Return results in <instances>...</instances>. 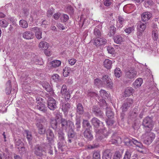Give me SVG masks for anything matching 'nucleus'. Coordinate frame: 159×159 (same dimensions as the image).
I'll return each mask as SVG.
<instances>
[{
    "instance_id": "40",
    "label": "nucleus",
    "mask_w": 159,
    "mask_h": 159,
    "mask_svg": "<svg viewBox=\"0 0 159 159\" xmlns=\"http://www.w3.org/2000/svg\"><path fill=\"white\" fill-rule=\"evenodd\" d=\"M20 26L23 28H26L28 27V24L26 21L24 20H21L19 21Z\"/></svg>"
},
{
    "instance_id": "19",
    "label": "nucleus",
    "mask_w": 159,
    "mask_h": 159,
    "mask_svg": "<svg viewBox=\"0 0 159 159\" xmlns=\"http://www.w3.org/2000/svg\"><path fill=\"white\" fill-rule=\"evenodd\" d=\"M134 91V89L132 87H127L125 90L124 95L125 97L129 96L133 93Z\"/></svg>"
},
{
    "instance_id": "10",
    "label": "nucleus",
    "mask_w": 159,
    "mask_h": 159,
    "mask_svg": "<svg viewBox=\"0 0 159 159\" xmlns=\"http://www.w3.org/2000/svg\"><path fill=\"white\" fill-rule=\"evenodd\" d=\"M125 142L126 144L127 145H132V143H133L140 148H142L143 146L142 144L140 142L134 139H127V140H126Z\"/></svg>"
},
{
    "instance_id": "4",
    "label": "nucleus",
    "mask_w": 159,
    "mask_h": 159,
    "mask_svg": "<svg viewBox=\"0 0 159 159\" xmlns=\"http://www.w3.org/2000/svg\"><path fill=\"white\" fill-rule=\"evenodd\" d=\"M59 140L60 141L58 143L59 149L61 151H63V147L65 145V141L64 134L63 132L59 131L58 133Z\"/></svg>"
},
{
    "instance_id": "11",
    "label": "nucleus",
    "mask_w": 159,
    "mask_h": 159,
    "mask_svg": "<svg viewBox=\"0 0 159 159\" xmlns=\"http://www.w3.org/2000/svg\"><path fill=\"white\" fill-rule=\"evenodd\" d=\"M107 43V40L103 38L96 39L93 42V44L96 46H99L102 44H105Z\"/></svg>"
},
{
    "instance_id": "35",
    "label": "nucleus",
    "mask_w": 159,
    "mask_h": 159,
    "mask_svg": "<svg viewBox=\"0 0 159 159\" xmlns=\"http://www.w3.org/2000/svg\"><path fill=\"white\" fill-rule=\"evenodd\" d=\"M71 72V69L68 67H66L63 70V75L64 77L67 76Z\"/></svg>"
},
{
    "instance_id": "8",
    "label": "nucleus",
    "mask_w": 159,
    "mask_h": 159,
    "mask_svg": "<svg viewBox=\"0 0 159 159\" xmlns=\"http://www.w3.org/2000/svg\"><path fill=\"white\" fill-rule=\"evenodd\" d=\"M56 101L52 97H49L48 99V108L52 110H54L57 107Z\"/></svg>"
},
{
    "instance_id": "26",
    "label": "nucleus",
    "mask_w": 159,
    "mask_h": 159,
    "mask_svg": "<svg viewBox=\"0 0 159 159\" xmlns=\"http://www.w3.org/2000/svg\"><path fill=\"white\" fill-rule=\"evenodd\" d=\"M143 83V80L140 78L137 79L133 83L134 87L137 88L140 87Z\"/></svg>"
},
{
    "instance_id": "38",
    "label": "nucleus",
    "mask_w": 159,
    "mask_h": 159,
    "mask_svg": "<svg viewBox=\"0 0 159 159\" xmlns=\"http://www.w3.org/2000/svg\"><path fill=\"white\" fill-rule=\"evenodd\" d=\"M9 24L7 20L5 19H2L0 20V26L3 28H6Z\"/></svg>"
},
{
    "instance_id": "43",
    "label": "nucleus",
    "mask_w": 159,
    "mask_h": 159,
    "mask_svg": "<svg viewBox=\"0 0 159 159\" xmlns=\"http://www.w3.org/2000/svg\"><path fill=\"white\" fill-rule=\"evenodd\" d=\"M25 133L26 134V138L30 143L32 140L33 137L31 133L28 130H25Z\"/></svg>"
},
{
    "instance_id": "50",
    "label": "nucleus",
    "mask_w": 159,
    "mask_h": 159,
    "mask_svg": "<svg viewBox=\"0 0 159 159\" xmlns=\"http://www.w3.org/2000/svg\"><path fill=\"white\" fill-rule=\"evenodd\" d=\"M37 123H39L44 126H47L48 124L46 120L44 117L39 119V122Z\"/></svg>"
},
{
    "instance_id": "20",
    "label": "nucleus",
    "mask_w": 159,
    "mask_h": 159,
    "mask_svg": "<svg viewBox=\"0 0 159 159\" xmlns=\"http://www.w3.org/2000/svg\"><path fill=\"white\" fill-rule=\"evenodd\" d=\"M91 122L93 125L96 128L99 127L101 124L100 121L96 117H93L91 120Z\"/></svg>"
},
{
    "instance_id": "21",
    "label": "nucleus",
    "mask_w": 159,
    "mask_h": 159,
    "mask_svg": "<svg viewBox=\"0 0 159 159\" xmlns=\"http://www.w3.org/2000/svg\"><path fill=\"white\" fill-rule=\"evenodd\" d=\"M157 27L154 28L152 30V37L154 41H157L158 38V31Z\"/></svg>"
},
{
    "instance_id": "24",
    "label": "nucleus",
    "mask_w": 159,
    "mask_h": 159,
    "mask_svg": "<svg viewBox=\"0 0 159 159\" xmlns=\"http://www.w3.org/2000/svg\"><path fill=\"white\" fill-rule=\"evenodd\" d=\"M142 21H139L138 23V28L141 31H144L146 27V22H142Z\"/></svg>"
},
{
    "instance_id": "3",
    "label": "nucleus",
    "mask_w": 159,
    "mask_h": 159,
    "mask_svg": "<svg viewBox=\"0 0 159 159\" xmlns=\"http://www.w3.org/2000/svg\"><path fill=\"white\" fill-rule=\"evenodd\" d=\"M137 72L133 68H129L125 71V76L126 79H132L137 75Z\"/></svg>"
},
{
    "instance_id": "2",
    "label": "nucleus",
    "mask_w": 159,
    "mask_h": 159,
    "mask_svg": "<svg viewBox=\"0 0 159 159\" xmlns=\"http://www.w3.org/2000/svg\"><path fill=\"white\" fill-rule=\"evenodd\" d=\"M151 131H147L142 136L143 142L148 145L150 144L155 138V134Z\"/></svg>"
},
{
    "instance_id": "27",
    "label": "nucleus",
    "mask_w": 159,
    "mask_h": 159,
    "mask_svg": "<svg viewBox=\"0 0 159 159\" xmlns=\"http://www.w3.org/2000/svg\"><path fill=\"white\" fill-rule=\"evenodd\" d=\"M112 64V61L109 59H106L104 62V66L108 69L111 68Z\"/></svg>"
},
{
    "instance_id": "17",
    "label": "nucleus",
    "mask_w": 159,
    "mask_h": 159,
    "mask_svg": "<svg viewBox=\"0 0 159 159\" xmlns=\"http://www.w3.org/2000/svg\"><path fill=\"white\" fill-rule=\"evenodd\" d=\"M84 136L85 138L89 140H92L93 138L90 130L88 129H86L84 131Z\"/></svg>"
},
{
    "instance_id": "63",
    "label": "nucleus",
    "mask_w": 159,
    "mask_h": 159,
    "mask_svg": "<svg viewBox=\"0 0 159 159\" xmlns=\"http://www.w3.org/2000/svg\"><path fill=\"white\" fill-rule=\"evenodd\" d=\"M107 125H112L114 123L113 120L111 119H108L106 121Z\"/></svg>"
},
{
    "instance_id": "28",
    "label": "nucleus",
    "mask_w": 159,
    "mask_h": 159,
    "mask_svg": "<svg viewBox=\"0 0 159 159\" xmlns=\"http://www.w3.org/2000/svg\"><path fill=\"white\" fill-rule=\"evenodd\" d=\"M82 124L83 127V128H85L86 129H88L90 130V129L92 128L89 122L87 120L83 119Z\"/></svg>"
},
{
    "instance_id": "6",
    "label": "nucleus",
    "mask_w": 159,
    "mask_h": 159,
    "mask_svg": "<svg viewBox=\"0 0 159 159\" xmlns=\"http://www.w3.org/2000/svg\"><path fill=\"white\" fill-rule=\"evenodd\" d=\"M133 102L134 100L132 98H128L126 99L122 106V111H126L129 107L132 106Z\"/></svg>"
},
{
    "instance_id": "15",
    "label": "nucleus",
    "mask_w": 159,
    "mask_h": 159,
    "mask_svg": "<svg viewBox=\"0 0 159 159\" xmlns=\"http://www.w3.org/2000/svg\"><path fill=\"white\" fill-rule=\"evenodd\" d=\"M36 125L38 128L39 134L41 135L44 134L46 131L45 126L39 123H37Z\"/></svg>"
},
{
    "instance_id": "36",
    "label": "nucleus",
    "mask_w": 159,
    "mask_h": 159,
    "mask_svg": "<svg viewBox=\"0 0 159 159\" xmlns=\"http://www.w3.org/2000/svg\"><path fill=\"white\" fill-rule=\"evenodd\" d=\"M61 127L62 129H66L68 126V121L64 119H61Z\"/></svg>"
},
{
    "instance_id": "9",
    "label": "nucleus",
    "mask_w": 159,
    "mask_h": 159,
    "mask_svg": "<svg viewBox=\"0 0 159 159\" xmlns=\"http://www.w3.org/2000/svg\"><path fill=\"white\" fill-rule=\"evenodd\" d=\"M37 103L36 108L43 112H46L47 111V108L45 105L43 103L41 102L39 100V98L36 99Z\"/></svg>"
},
{
    "instance_id": "14",
    "label": "nucleus",
    "mask_w": 159,
    "mask_h": 159,
    "mask_svg": "<svg viewBox=\"0 0 159 159\" xmlns=\"http://www.w3.org/2000/svg\"><path fill=\"white\" fill-rule=\"evenodd\" d=\"M34 36V34L32 32L26 31L22 34L23 37L26 39H33Z\"/></svg>"
},
{
    "instance_id": "39",
    "label": "nucleus",
    "mask_w": 159,
    "mask_h": 159,
    "mask_svg": "<svg viewBox=\"0 0 159 159\" xmlns=\"http://www.w3.org/2000/svg\"><path fill=\"white\" fill-rule=\"evenodd\" d=\"M112 153L110 152L109 150H106L103 153L102 157H105L106 158H109L111 159Z\"/></svg>"
},
{
    "instance_id": "33",
    "label": "nucleus",
    "mask_w": 159,
    "mask_h": 159,
    "mask_svg": "<svg viewBox=\"0 0 159 159\" xmlns=\"http://www.w3.org/2000/svg\"><path fill=\"white\" fill-rule=\"evenodd\" d=\"M132 149H127L126 151L123 159H130Z\"/></svg>"
},
{
    "instance_id": "61",
    "label": "nucleus",
    "mask_w": 159,
    "mask_h": 159,
    "mask_svg": "<svg viewBox=\"0 0 159 159\" xmlns=\"http://www.w3.org/2000/svg\"><path fill=\"white\" fill-rule=\"evenodd\" d=\"M83 114V116L85 117L86 118L89 119L90 117V115L89 112L88 111H86L84 112Z\"/></svg>"
},
{
    "instance_id": "41",
    "label": "nucleus",
    "mask_w": 159,
    "mask_h": 159,
    "mask_svg": "<svg viewBox=\"0 0 159 159\" xmlns=\"http://www.w3.org/2000/svg\"><path fill=\"white\" fill-rule=\"evenodd\" d=\"M100 96L102 98H106L108 96V94L105 90L101 89L100 91Z\"/></svg>"
},
{
    "instance_id": "1",
    "label": "nucleus",
    "mask_w": 159,
    "mask_h": 159,
    "mask_svg": "<svg viewBox=\"0 0 159 159\" xmlns=\"http://www.w3.org/2000/svg\"><path fill=\"white\" fill-rule=\"evenodd\" d=\"M154 125V122L150 117H146L143 120L142 125L145 131H151L153 129Z\"/></svg>"
},
{
    "instance_id": "31",
    "label": "nucleus",
    "mask_w": 159,
    "mask_h": 159,
    "mask_svg": "<svg viewBox=\"0 0 159 159\" xmlns=\"http://www.w3.org/2000/svg\"><path fill=\"white\" fill-rule=\"evenodd\" d=\"M61 63V62L60 60H55L51 61L50 65L52 67L56 68L59 67Z\"/></svg>"
},
{
    "instance_id": "51",
    "label": "nucleus",
    "mask_w": 159,
    "mask_h": 159,
    "mask_svg": "<svg viewBox=\"0 0 159 159\" xmlns=\"http://www.w3.org/2000/svg\"><path fill=\"white\" fill-rule=\"evenodd\" d=\"M93 157V159H100V155L98 152H94Z\"/></svg>"
},
{
    "instance_id": "47",
    "label": "nucleus",
    "mask_w": 159,
    "mask_h": 159,
    "mask_svg": "<svg viewBox=\"0 0 159 159\" xmlns=\"http://www.w3.org/2000/svg\"><path fill=\"white\" fill-rule=\"evenodd\" d=\"M94 34L96 37L98 38L101 36V34L99 30L96 28L94 30Z\"/></svg>"
},
{
    "instance_id": "49",
    "label": "nucleus",
    "mask_w": 159,
    "mask_h": 159,
    "mask_svg": "<svg viewBox=\"0 0 159 159\" xmlns=\"http://www.w3.org/2000/svg\"><path fill=\"white\" fill-rule=\"evenodd\" d=\"M42 31L40 29L35 32V36L37 39H40L42 38Z\"/></svg>"
},
{
    "instance_id": "46",
    "label": "nucleus",
    "mask_w": 159,
    "mask_h": 159,
    "mask_svg": "<svg viewBox=\"0 0 159 159\" xmlns=\"http://www.w3.org/2000/svg\"><path fill=\"white\" fill-rule=\"evenodd\" d=\"M106 115L108 119L112 118L114 116V113L110 109H108L106 111Z\"/></svg>"
},
{
    "instance_id": "22",
    "label": "nucleus",
    "mask_w": 159,
    "mask_h": 159,
    "mask_svg": "<svg viewBox=\"0 0 159 159\" xmlns=\"http://www.w3.org/2000/svg\"><path fill=\"white\" fill-rule=\"evenodd\" d=\"M125 22V20L123 17L120 16H118V21L117 24V26L118 28H121Z\"/></svg>"
},
{
    "instance_id": "55",
    "label": "nucleus",
    "mask_w": 159,
    "mask_h": 159,
    "mask_svg": "<svg viewBox=\"0 0 159 159\" xmlns=\"http://www.w3.org/2000/svg\"><path fill=\"white\" fill-rule=\"evenodd\" d=\"M66 90L67 89L66 85H63L61 87V93L62 95H64L65 94V93L66 92H67Z\"/></svg>"
},
{
    "instance_id": "5",
    "label": "nucleus",
    "mask_w": 159,
    "mask_h": 159,
    "mask_svg": "<svg viewBox=\"0 0 159 159\" xmlns=\"http://www.w3.org/2000/svg\"><path fill=\"white\" fill-rule=\"evenodd\" d=\"M102 83L104 86L111 89L112 87L113 83L111 79L107 75H103L102 78Z\"/></svg>"
},
{
    "instance_id": "54",
    "label": "nucleus",
    "mask_w": 159,
    "mask_h": 159,
    "mask_svg": "<svg viewBox=\"0 0 159 159\" xmlns=\"http://www.w3.org/2000/svg\"><path fill=\"white\" fill-rule=\"evenodd\" d=\"M121 155L118 151L116 152L114 156L113 159H120Z\"/></svg>"
},
{
    "instance_id": "45",
    "label": "nucleus",
    "mask_w": 159,
    "mask_h": 159,
    "mask_svg": "<svg viewBox=\"0 0 159 159\" xmlns=\"http://www.w3.org/2000/svg\"><path fill=\"white\" fill-rule=\"evenodd\" d=\"M114 74L115 76L118 78L120 77L121 75V71L119 68H116L115 70Z\"/></svg>"
},
{
    "instance_id": "57",
    "label": "nucleus",
    "mask_w": 159,
    "mask_h": 159,
    "mask_svg": "<svg viewBox=\"0 0 159 159\" xmlns=\"http://www.w3.org/2000/svg\"><path fill=\"white\" fill-rule=\"evenodd\" d=\"M61 18L63 19V22H66L69 20V17L67 15L63 14L61 16Z\"/></svg>"
},
{
    "instance_id": "25",
    "label": "nucleus",
    "mask_w": 159,
    "mask_h": 159,
    "mask_svg": "<svg viewBox=\"0 0 159 159\" xmlns=\"http://www.w3.org/2000/svg\"><path fill=\"white\" fill-rule=\"evenodd\" d=\"M93 111L96 116H102V112L101 111L98 107L94 106L93 108Z\"/></svg>"
},
{
    "instance_id": "30",
    "label": "nucleus",
    "mask_w": 159,
    "mask_h": 159,
    "mask_svg": "<svg viewBox=\"0 0 159 159\" xmlns=\"http://www.w3.org/2000/svg\"><path fill=\"white\" fill-rule=\"evenodd\" d=\"M50 125L51 127L54 129H56L57 128V122L56 120L51 118L50 119Z\"/></svg>"
},
{
    "instance_id": "53",
    "label": "nucleus",
    "mask_w": 159,
    "mask_h": 159,
    "mask_svg": "<svg viewBox=\"0 0 159 159\" xmlns=\"http://www.w3.org/2000/svg\"><path fill=\"white\" fill-rule=\"evenodd\" d=\"M66 11L70 14H72L74 12L73 9L70 6H68L66 9Z\"/></svg>"
},
{
    "instance_id": "16",
    "label": "nucleus",
    "mask_w": 159,
    "mask_h": 159,
    "mask_svg": "<svg viewBox=\"0 0 159 159\" xmlns=\"http://www.w3.org/2000/svg\"><path fill=\"white\" fill-rule=\"evenodd\" d=\"M76 133L73 130H70L68 132V141L71 143L75 138Z\"/></svg>"
},
{
    "instance_id": "44",
    "label": "nucleus",
    "mask_w": 159,
    "mask_h": 159,
    "mask_svg": "<svg viewBox=\"0 0 159 159\" xmlns=\"http://www.w3.org/2000/svg\"><path fill=\"white\" fill-rule=\"evenodd\" d=\"M46 148L45 149L46 151H45V152H48L51 155L53 154V149L52 147V146L50 144H48L47 146H46Z\"/></svg>"
},
{
    "instance_id": "34",
    "label": "nucleus",
    "mask_w": 159,
    "mask_h": 159,
    "mask_svg": "<svg viewBox=\"0 0 159 159\" xmlns=\"http://www.w3.org/2000/svg\"><path fill=\"white\" fill-rule=\"evenodd\" d=\"M48 47V44L45 41L41 42L39 44V48H43L44 50L47 49Z\"/></svg>"
},
{
    "instance_id": "7",
    "label": "nucleus",
    "mask_w": 159,
    "mask_h": 159,
    "mask_svg": "<svg viewBox=\"0 0 159 159\" xmlns=\"http://www.w3.org/2000/svg\"><path fill=\"white\" fill-rule=\"evenodd\" d=\"M46 151L44 146L37 145L35 148L34 153L37 156H41L43 154V152Z\"/></svg>"
},
{
    "instance_id": "52",
    "label": "nucleus",
    "mask_w": 159,
    "mask_h": 159,
    "mask_svg": "<svg viewBox=\"0 0 159 159\" xmlns=\"http://www.w3.org/2000/svg\"><path fill=\"white\" fill-rule=\"evenodd\" d=\"M59 76L57 74H55L52 75L51 77L52 79L54 81L58 82L59 81Z\"/></svg>"
},
{
    "instance_id": "37",
    "label": "nucleus",
    "mask_w": 159,
    "mask_h": 159,
    "mask_svg": "<svg viewBox=\"0 0 159 159\" xmlns=\"http://www.w3.org/2000/svg\"><path fill=\"white\" fill-rule=\"evenodd\" d=\"M116 28L114 26H111L110 27L109 32L108 35L110 36H113L116 33Z\"/></svg>"
},
{
    "instance_id": "64",
    "label": "nucleus",
    "mask_w": 159,
    "mask_h": 159,
    "mask_svg": "<svg viewBox=\"0 0 159 159\" xmlns=\"http://www.w3.org/2000/svg\"><path fill=\"white\" fill-rule=\"evenodd\" d=\"M80 121L79 119H76V122L75 123V125L78 129H79L80 127Z\"/></svg>"
},
{
    "instance_id": "56",
    "label": "nucleus",
    "mask_w": 159,
    "mask_h": 159,
    "mask_svg": "<svg viewBox=\"0 0 159 159\" xmlns=\"http://www.w3.org/2000/svg\"><path fill=\"white\" fill-rule=\"evenodd\" d=\"M68 126L71 129L70 130H73L75 127L73 123L70 121H68Z\"/></svg>"
},
{
    "instance_id": "13",
    "label": "nucleus",
    "mask_w": 159,
    "mask_h": 159,
    "mask_svg": "<svg viewBox=\"0 0 159 159\" xmlns=\"http://www.w3.org/2000/svg\"><path fill=\"white\" fill-rule=\"evenodd\" d=\"M46 134L48 141L51 143H53L54 135L52 131L50 129H48L46 132Z\"/></svg>"
},
{
    "instance_id": "59",
    "label": "nucleus",
    "mask_w": 159,
    "mask_h": 159,
    "mask_svg": "<svg viewBox=\"0 0 159 159\" xmlns=\"http://www.w3.org/2000/svg\"><path fill=\"white\" fill-rule=\"evenodd\" d=\"M103 3L105 6L108 7L111 5V0H105L104 1Z\"/></svg>"
},
{
    "instance_id": "62",
    "label": "nucleus",
    "mask_w": 159,
    "mask_h": 159,
    "mask_svg": "<svg viewBox=\"0 0 159 159\" xmlns=\"http://www.w3.org/2000/svg\"><path fill=\"white\" fill-rule=\"evenodd\" d=\"M19 152L21 154H24L26 152V150L24 147H21L19 149Z\"/></svg>"
},
{
    "instance_id": "42",
    "label": "nucleus",
    "mask_w": 159,
    "mask_h": 159,
    "mask_svg": "<svg viewBox=\"0 0 159 159\" xmlns=\"http://www.w3.org/2000/svg\"><path fill=\"white\" fill-rule=\"evenodd\" d=\"M45 90L48 92H51L52 90V89L49 84L47 82L44 83L43 85Z\"/></svg>"
},
{
    "instance_id": "58",
    "label": "nucleus",
    "mask_w": 159,
    "mask_h": 159,
    "mask_svg": "<svg viewBox=\"0 0 159 159\" xmlns=\"http://www.w3.org/2000/svg\"><path fill=\"white\" fill-rule=\"evenodd\" d=\"M134 30V27H131L128 28L125 30V31L126 33L128 34L131 33Z\"/></svg>"
},
{
    "instance_id": "29",
    "label": "nucleus",
    "mask_w": 159,
    "mask_h": 159,
    "mask_svg": "<svg viewBox=\"0 0 159 159\" xmlns=\"http://www.w3.org/2000/svg\"><path fill=\"white\" fill-rule=\"evenodd\" d=\"M114 40L115 43L119 44L123 41V39L121 36L117 35L114 37Z\"/></svg>"
},
{
    "instance_id": "48",
    "label": "nucleus",
    "mask_w": 159,
    "mask_h": 159,
    "mask_svg": "<svg viewBox=\"0 0 159 159\" xmlns=\"http://www.w3.org/2000/svg\"><path fill=\"white\" fill-rule=\"evenodd\" d=\"M94 84L96 85L99 86L103 85L102 80L98 78H97L94 80Z\"/></svg>"
},
{
    "instance_id": "32",
    "label": "nucleus",
    "mask_w": 159,
    "mask_h": 159,
    "mask_svg": "<svg viewBox=\"0 0 159 159\" xmlns=\"http://www.w3.org/2000/svg\"><path fill=\"white\" fill-rule=\"evenodd\" d=\"M70 105L68 103H63L62 105V109L64 112H67L70 108Z\"/></svg>"
},
{
    "instance_id": "23",
    "label": "nucleus",
    "mask_w": 159,
    "mask_h": 159,
    "mask_svg": "<svg viewBox=\"0 0 159 159\" xmlns=\"http://www.w3.org/2000/svg\"><path fill=\"white\" fill-rule=\"evenodd\" d=\"M76 112L79 115H82L84 112V107L81 103H78L77 106Z\"/></svg>"
},
{
    "instance_id": "18",
    "label": "nucleus",
    "mask_w": 159,
    "mask_h": 159,
    "mask_svg": "<svg viewBox=\"0 0 159 159\" xmlns=\"http://www.w3.org/2000/svg\"><path fill=\"white\" fill-rule=\"evenodd\" d=\"M105 129L104 130H100L98 131L96 133V136L98 140H103L105 136L103 134L105 132Z\"/></svg>"
},
{
    "instance_id": "60",
    "label": "nucleus",
    "mask_w": 159,
    "mask_h": 159,
    "mask_svg": "<svg viewBox=\"0 0 159 159\" xmlns=\"http://www.w3.org/2000/svg\"><path fill=\"white\" fill-rule=\"evenodd\" d=\"M107 50L109 53L113 54L114 52V50L113 47L109 46L107 48Z\"/></svg>"
},
{
    "instance_id": "12",
    "label": "nucleus",
    "mask_w": 159,
    "mask_h": 159,
    "mask_svg": "<svg viewBox=\"0 0 159 159\" xmlns=\"http://www.w3.org/2000/svg\"><path fill=\"white\" fill-rule=\"evenodd\" d=\"M152 14L149 12H145L141 15V20L143 22H146L152 17Z\"/></svg>"
}]
</instances>
